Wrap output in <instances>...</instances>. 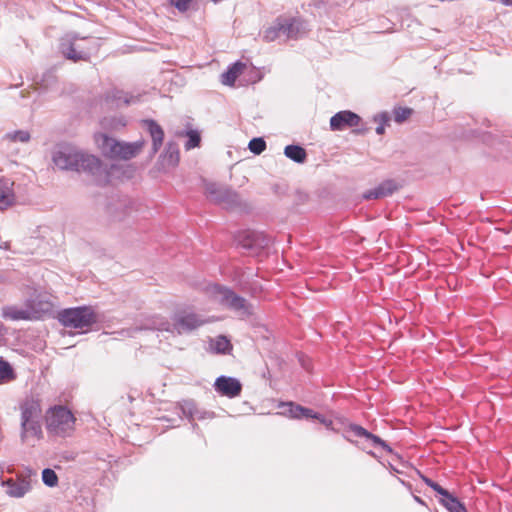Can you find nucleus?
Returning <instances> with one entry per match:
<instances>
[{
  "label": "nucleus",
  "mask_w": 512,
  "mask_h": 512,
  "mask_svg": "<svg viewBox=\"0 0 512 512\" xmlns=\"http://www.w3.org/2000/svg\"><path fill=\"white\" fill-rule=\"evenodd\" d=\"M16 379V373L9 362L0 359V385L12 382Z\"/></svg>",
  "instance_id": "nucleus-26"
},
{
  "label": "nucleus",
  "mask_w": 512,
  "mask_h": 512,
  "mask_svg": "<svg viewBox=\"0 0 512 512\" xmlns=\"http://www.w3.org/2000/svg\"><path fill=\"white\" fill-rule=\"evenodd\" d=\"M165 159L167 163L171 166H176L179 162V151L177 147L169 143L165 150Z\"/></svg>",
  "instance_id": "nucleus-31"
},
{
  "label": "nucleus",
  "mask_w": 512,
  "mask_h": 512,
  "mask_svg": "<svg viewBox=\"0 0 512 512\" xmlns=\"http://www.w3.org/2000/svg\"><path fill=\"white\" fill-rule=\"evenodd\" d=\"M248 148L255 155H260L266 149V142L263 138H253L250 140Z\"/></svg>",
  "instance_id": "nucleus-35"
},
{
  "label": "nucleus",
  "mask_w": 512,
  "mask_h": 512,
  "mask_svg": "<svg viewBox=\"0 0 512 512\" xmlns=\"http://www.w3.org/2000/svg\"><path fill=\"white\" fill-rule=\"evenodd\" d=\"M186 136L188 137V140L185 143L186 150H190L199 146L201 137L198 131L189 130L186 132Z\"/></svg>",
  "instance_id": "nucleus-33"
},
{
  "label": "nucleus",
  "mask_w": 512,
  "mask_h": 512,
  "mask_svg": "<svg viewBox=\"0 0 512 512\" xmlns=\"http://www.w3.org/2000/svg\"><path fill=\"white\" fill-rule=\"evenodd\" d=\"M279 25H282L283 40L296 39L301 36L305 30L303 22L294 17L280 16Z\"/></svg>",
  "instance_id": "nucleus-14"
},
{
  "label": "nucleus",
  "mask_w": 512,
  "mask_h": 512,
  "mask_svg": "<svg viewBox=\"0 0 512 512\" xmlns=\"http://www.w3.org/2000/svg\"><path fill=\"white\" fill-rule=\"evenodd\" d=\"M207 322L208 320L200 314L191 311H178L174 314L172 323L157 318L148 328L181 335L190 333Z\"/></svg>",
  "instance_id": "nucleus-3"
},
{
  "label": "nucleus",
  "mask_w": 512,
  "mask_h": 512,
  "mask_svg": "<svg viewBox=\"0 0 512 512\" xmlns=\"http://www.w3.org/2000/svg\"><path fill=\"white\" fill-rule=\"evenodd\" d=\"M280 407H282L284 409L281 412V414L289 416L290 418L301 419L303 406H301L299 404H295L293 402H287V403H281Z\"/></svg>",
  "instance_id": "nucleus-29"
},
{
  "label": "nucleus",
  "mask_w": 512,
  "mask_h": 512,
  "mask_svg": "<svg viewBox=\"0 0 512 512\" xmlns=\"http://www.w3.org/2000/svg\"><path fill=\"white\" fill-rule=\"evenodd\" d=\"M301 418L316 419V420H318L319 422H321L322 424H324L326 426H329V425L332 424V422L330 420H327L323 415L318 414V413L314 412L312 409H309V408H306V407H303Z\"/></svg>",
  "instance_id": "nucleus-34"
},
{
  "label": "nucleus",
  "mask_w": 512,
  "mask_h": 512,
  "mask_svg": "<svg viewBox=\"0 0 512 512\" xmlns=\"http://www.w3.org/2000/svg\"><path fill=\"white\" fill-rule=\"evenodd\" d=\"M74 416L63 406L51 408L46 415V426L49 432L64 436L73 429Z\"/></svg>",
  "instance_id": "nucleus-8"
},
{
  "label": "nucleus",
  "mask_w": 512,
  "mask_h": 512,
  "mask_svg": "<svg viewBox=\"0 0 512 512\" xmlns=\"http://www.w3.org/2000/svg\"><path fill=\"white\" fill-rule=\"evenodd\" d=\"M212 348L216 353L226 354L231 350L232 346L230 341L225 336H218L212 342Z\"/></svg>",
  "instance_id": "nucleus-30"
},
{
  "label": "nucleus",
  "mask_w": 512,
  "mask_h": 512,
  "mask_svg": "<svg viewBox=\"0 0 512 512\" xmlns=\"http://www.w3.org/2000/svg\"><path fill=\"white\" fill-rule=\"evenodd\" d=\"M423 480L428 486H430L437 493L436 496H438L444 490V488L441 487L438 483L434 482L433 480H431L427 477H423Z\"/></svg>",
  "instance_id": "nucleus-41"
},
{
  "label": "nucleus",
  "mask_w": 512,
  "mask_h": 512,
  "mask_svg": "<svg viewBox=\"0 0 512 512\" xmlns=\"http://www.w3.org/2000/svg\"><path fill=\"white\" fill-rule=\"evenodd\" d=\"M226 188L227 187L216 183H206L205 195L209 199V201L218 204L221 198H223V194L225 193Z\"/></svg>",
  "instance_id": "nucleus-22"
},
{
  "label": "nucleus",
  "mask_w": 512,
  "mask_h": 512,
  "mask_svg": "<svg viewBox=\"0 0 512 512\" xmlns=\"http://www.w3.org/2000/svg\"><path fill=\"white\" fill-rule=\"evenodd\" d=\"M280 24V17H278L274 23L268 27L263 33V39L267 42L275 41L276 39H283L282 25Z\"/></svg>",
  "instance_id": "nucleus-25"
},
{
  "label": "nucleus",
  "mask_w": 512,
  "mask_h": 512,
  "mask_svg": "<svg viewBox=\"0 0 512 512\" xmlns=\"http://www.w3.org/2000/svg\"><path fill=\"white\" fill-rule=\"evenodd\" d=\"M412 114V109L399 107L394 110V119L397 123H402Z\"/></svg>",
  "instance_id": "nucleus-37"
},
{
  "label": "nucleus",
  "mask_w": 512,
  "mask_h": 512,
  "mask_svg": "<svg viewBox=\"0 0 512 512\" xmlns=\"http://www.w3.org/2000/svg\"><path fill=\"white\" fill-rule=\"evenodd\" d=\"M218 205L229 210L246 211L249 209L248 204L241 196L229 188H226L223 198H221Z\"/></svg>",
  "instance_id": "nucleus-16"
},
{
  "label": "nucleus",
  "mask_w": 512,
  "mask_h": 512,
  "mask_svg": "<svg viewBox=\"0 0 512 512\" xmlns=\"http://www.w3.org/2000/svg\"><path fill=\"white\" fill-rule=\"evenodd\" d=\"M3 139L12 143H28L31 139V135L27 130H15L6 133Z\"/></svg>",
  "instance_id": "nucleus-28"
},
{
  "label": "nucleus",
  "mask_w": 512,
  "mask_h": 512,
  "mask_svg": "<svg viewBox=\"0 0 512 512\" xmlns=\"http://www.w3.org/2000/svg\"><path fill=\"white\" fill-rule=\"evenodd\" d=\"M361 121V117L352 111H340L331 117L330 128L333 131H341L348 127H357Z\"/></svg>",
  "instance_id": "nucleus-11"
},
{
  "label": "nucleus",
  "mask_w": 512,
  "mask_h": 512,
  "mask_svg": "<svg viewBox=\"0 0 512 512\" xmlns=\"http://www.w3.org/2000/svg\"><path fill=\"white\" fill-rule=\"evenodd\" d=\"M21 410V441L27 442L29 437L40 439L42 437V428L40 419L42 409L40 402L33 398H27L20 406Z\"/></svg>",
  "instance_id": "nucleus-4"
},
{
  "label": "nucleus",
  "mask_w": 512,
  "mask_h": 512,
  "mask_svg": "<svg viewBox=\"0 0 512 512\" xmlns=\"http://www.w3.org/2000/svg\"><path fill=\"white\" fill-rule=\"evenodd\" d=\"M143 126L148 130L152 138V153L155 154L159 151L164 140V131L161 126L152 119L143 121Z\"/></svg>",
  "instance_id": "nucleus-17"
},
{
  "label": "nucleus",
  "mask_w": 512,
  "mask_h": 512,
  "mask_svg": "<svg viewBox=\"0 0 512 512\" xmlns=\"http://www.w3.org/2000/svg\"><path fill=\"white\" fill-rule=\"evenodd\" d=\"M236 240L239 246L252 253H258L268 247L271 242L267 235L255 230H244L240 232Z\"/></svg>",
  "instance_id": "nucleus-9"
},
{
  "label": "nucleus",
  "mask_w": 512,
  "mask_h": 512,
  "mask_svg": "<svg viewBox=\"0 0 512 512\" xmlns=\"http://www.w3.org/2000/svg\"><path fill=\"white\" fill-rule=\"evenodd\" d=\"M351 431L354 433L355 436L364 437L366 439H369L373 442L374 445H380L384 449L391 451V449L388 447V445L380 437L368 432L363 427L358 426V425H353V426H351Z\"/></svg>",
  "instance_id": "nucleus-24"
},
{
  "label": "nucleus",
  "mask_w": 512,
  "mask_h": 512,
  "mask_svg": "<svg viewBox=\"0 0 512 512\" xmlns=\"http://www.w3.org/2000/svg\"><path fill=\"white\" fill-rule=\"evenodd\" d=\"M210 293L221 305L239 313L242 316H248L252 313L251 305L247 303L246 299L237 295L229 288L222 287L220 285H213L210 288Z\"/></svg>",
  "instance_id": "nucleus-7"
},
{
  "label": "nucleus",
  "mask_w": 512,
  "mask_h": 512,
  "mask_svg": "<svg viewBox=\"0 0 512 512\" xmlns=\"http://www.w3.org/2000/svg\"><path fill=\"white\" fill-rule=\"evenodd\" d=\"M140 95H133L123 90L112 88L105 93V102L111 107H120L122 105H130L137 103Z\"/></svg>",
  "instance_id": "nucleus-13"
},
{
  "label": "nucleus",
  "mask_w": 512,
  "mask_h": 512,
  "mask_svg": "<svg viewBox=\"0 0 512 512\" xmlns=\"http://www.w3.org/2000/svg\"><path fill=\"white\" fill-rule=\"evenodd\" d=\"M53 163L61 170L84 172L93 177L98 184L109 182V172L99 158L74 146L62 145L52 157Z\"/></svg>",
  "instance_id": "nucleus-1"
},
{
  "label": "nucleus",
  "mask_w": 512,
  "mask_h": 512,
  "mask_svg": "<svg viewBox=\"0 0 512 512\" xmlns=\"http://www.w3.org/2000/svg\"><path fill=\"white\" fill-rule=\"evenodd\" d=\"M95 141L104 155L123 160H129L135 157L141 152L144 146L143 140L131 143L120 142L106 134L96 135Z\"/></svg>",
  "instance_id": "nucleus-5"
},
{
  "label": "nucleus",
  "mask_w": 512,
  "mask_h": 512,
  "mask_svg": "<svg viewBox=\"0 0 512 512\" xmlns=\"http://www.w3.org/2000/svg\"><path fill=\"white\" fill-rule=\"evenodd\" d=\"M2 485L5 493L14 498H21L31 490V481L27 478L8 479Z\"/></svg>",
  "instance_id": "nucleus-15"
},
{
  "label": "nucleus",
  "mask_w": 512,
  "mask_h": 512,
  "mask_svg": "<svg viewBox=\"0 0 512 512\" xmlns=\"http://www.w3.org/2000/svg\"><path fill=\"white\" fill-rule=\"evenodd\" d=\"M437 498L443 507L449 512H467L465 506L459 501V499L447 489H444Z\"/></svg>",
  "instance_id": "nucleus-18"
},
{
  "label": "nucleus",
  "mask_w": 512,
  "mask_h": 512,
  "mask_svg": "<svg viewBox=\"0 0 512 512\" xmlns=\"http://www.w3.org/2000/svg\"><path fill=\"white\" fill-rule=\"evenodd\" d=\"M58 319L65 327L88 329L96 322V315L91 308L83 306L64 309Z\"/></svg>",
  "instance_id": "nucleus-6"
},
{
  "label": "nucleus",
  "mask_w": 512,
  "mask_h": 512,
  "mask_svg": "<svg viewBox=\"0 0 512 512\" xmlns=\"http://www.w3.org/2000/svg\"><path fill=\"white\" fill-rule=\"evenodd\" d=\"M385 131V126L383 124L381 125H378L376 127V133L379 134V135H382Z\"/></svg>",
  "instance_id": "nucleus-42"
},
{
  "label": "nucleus",
  "mask_w": 512,
  "mask_h": 512,
  "mask_svg": "<svg viewBox=\"0 0 512 512\" xmlns=\"http://www.w3.org/2000/svg\"><path fill=\"white\" fill-rule=\"evenodd\" d=\"M2 315L5 319L10 320H32L31 316L33 315L29 312L26 304L24 307H18L16 305H8L2 308Z\"/></svg>",
  "instance_id": "nucleus-19"
},
{
  "label": "nucleus",
  "mask_w": 512,
  "mask_h": 512,
  "mask_svg": "<svg viewBox=\"0 0 512 512\" xmlns=\"http://www.w3.org/2000/svg\"><path fill=\"white\" fill-rule=\"evenodd\" d=\"M284 155L292 161L302 164L306 161V150L300 145H287L284 149Z\"/></svg>",
  "instance_id": "nucleus-21"
},
{
  "label": "nucleus",
  "mask_w": 512,
  "mask_h": 512,
  "mask_svg": "<svg viewBox=\"0 0 512 512\" xmlns=\"http://www.w3.org/2000/svg\"><path fill=\"white\" fill-rule=\"evenodd\" d=\"M14 203L13 183L9 180H0V210H5Z\"/></svg>",
  "instance_id": "nucleus-20"
},
{
  "label": "nucleus",
  "mask_w": 512,
  "mask_h": 512,
  "mask_svg": "<svg viewBox=\"0 0 512 512\" xmlns=\"http://www.w3.org/2000/svg\"><path fill=\"white\" fill-rule=\"evenodd\" d=\"M374 121L378 123V125L383 124L384 126L387 125L390 121V116L388 113L383 112L374 117Z\"/></svg>",
  "instance_id": "nucleus-40"
},
{
  "label": "nucleus",
  "mask_w": 512,
  "mask_h": 512,
  "mask_svg": "<svg viewBox=\"0 0 512 512\" xmlns=\"http://www.w3.org/2000/svg\"><path fill=\"white\" fill-rule=\"evenodd\" d=\"M99 49V42L94 37H79L75 33L66 34L60 42L62 55L73 62L88 61Z\"/></svg>",
  "instance_id": "nucleus-2"
},
{
  "label": "nucleus",
  "mask_w": 512,
  "mask_h": 512,
  "mask_svg": "<svg viewBox=\"0 0 512 512\" xmlns=\"http://www.w3.org/2000/svg\"><path fill=\"white\" fill-rule=\"evenodd\" d=\"M42 481L48 487H54L58 483V476L54 470L46 468L42 471Z\"/></svg>",
  "instance_id": "nucleus-32"
},
{
  "label": "nucleus",
  "mask_w": 512,
  "mask_h": 512,
  "mask_svg": "<svg viewBox=\"0 0 512 512\" xmlns=\"http://www.w3.org/2000/svg\"><path fill=\"white\" fill-rule=\"evenodd\" d=\"M215 390L223 396L234 398L240 395L242 391V384L240 381L233 377L220 376L214 383Z\"/></svg>",
  "instance_id": "nucleus-12"
},
{
  "label": "nucleus",
  "mask_w": 512,
  "mask_h": 512,
  "mask_svg": "<svg viewBox=\"0 0 512 512\" xmlns=\"http://www.w3.org/2000/svg\"><path fill=\"white\" fill-rule=\"evenodd\" d=\"M364 198L365 199H379V198H383V193L380 192V190H379V188L377 186L376 188L367 191L364 194Z\"/></svg>",
  "instance_id": "nucleus-39"
},
{
  "label": "nucleus",
  "mask_w": 512,
  "mask_h": 512,
  "mask_svg": "<svg viewBox=\"0 0 512 512\" xmlns=\"http://www.w3.org/2000/svg\"><path fill=\"white\" fill-rule=\"evenodd\" d=\"M365 132H366L365 129H356V130H354V133H356V134H364Z\"/></svg>",
  "instance_id": "nucleus-43"
},
{
  "label": "nucleus",
  "mask_w": 512,
  "mask_h": 512,
  "mask_svg": "<svg viewBox=\"0 0 512 512\" xmlns=\"http://www.w3.org/2000/svg\"><path fill=\"white\" fill-rule=\"evenodd\" d=\"M182 410L185 415L192 419H204L206 416L212 417V413L199 411L192 401H186L182 406Z\"/></svg>",
  "instance_id": "nucleus-27"
},
{
  "label": "nucleus",
  "mask_w": 512,
  "mask_h": 512,
  "mask_svg": "<svg viewBox=\"0 0 512 512\" xmlns=\"http://www.w3.org/2000/svg\"><path fill=\"white\" fill-rule=\"evenodd\" d=\"M378 188L383 193V197H387L392 195L398 189V186L393 180H386L379 184Z\"/></svg>",
  "instance_id": "nucleus-36"
},
{
  "label": "nucleus",
  "mask_w": 512,
  "mask_h": 512,
  "mask_svg": "<svg viewBox=\"0 0 512 512\" xmlns=\"http://www.w3.org/2000/svg\"><path fill=\"white\" fill-rule=\"evenodd\" d=\"M26 306L33 315V319H40L45 314L51 312L53 303L50 296L46 293H34L27 301Z\"/></svg>",
  "instance_id": "nucleus-10"
},
{
  "label": "nucleus",
  "mask_w": 512,
  "mask_h": 512,
  "mask_svg": "<svg viewBox=\"0 0 512 512\" xmlns=\"http://www.w3.org/2000/svg\"><path fill=\"white\" fill-rule=\"evenodd\" d=\"M245 65L241 62L234 63L229 69L222 74V83L224 85H233L237 77L242 73Z\"/></svg>",
  "instance_id": "nucleus-23"
},
{
  "label": "nucleus",
  "mask_w": 512,
  "mask_h": 512,
  "mask_svg": "<svg viewBox=\"0 0 512 512\" xmlns=\"http://www.w3.org/2000/svg\"><path fill=\"white\" fill-rule=\"evenodd\" d=\"M169 2L179 11L184 12L188 9L191 0H169Z\"/></svg>",
  "instance_id": "nucleus-38"
}]
</instances>
